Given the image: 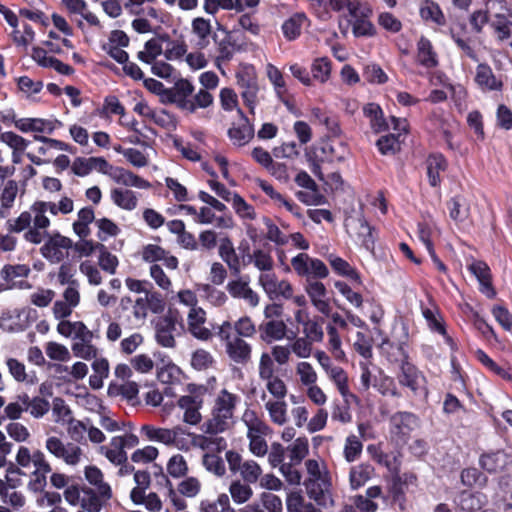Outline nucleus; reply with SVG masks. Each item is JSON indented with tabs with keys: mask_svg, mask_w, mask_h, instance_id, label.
Here are the masks:
<instances>
[{
	"mask_svg": "<svg viewBox=\"0 0 512 512\" xmlns=\"http://www.w3.org/2000/svg\"><path fill=\"white\" fill-rule=\"evenodd\" d=\"M491 26L500 41H504L512 35V21L503 14H496Z\"/></svg>",
	"mask_w": 512,
	"mask_h": 512,
	"instance_id": "obj_64",
	"label": "nucleus"
},
{
	"mask_svg": "<svg viewBox=\"0 0 512 512\" xmlns=\"http://www.w3.org/2000/svg\"><path fill=\"white\" fill-rule=\"evenodd\" d=\"M328 5L336 12L347 9L352 17L369 16L371 13L369 7L356 0H328Z\"/></svg>",
	"mask_w": 512,
	"mask_h": 512,
	"instance_id": "obj_41",
	"label": "nucleus"
},
{
	"mask_svg": "<svg viewBox=\"0 0 512 512\" xmlns=\"http://www.w3.org/2000/svg\"><path fill=\"white\" fill-rule=\"evenodd\" d=\"M509 463V456L504 451H496L482 455L480 464L488 472L502 471Z\"/></svg>",
	"mask_w": 512,
	"mask_h": 512,
	"instance_id": "obj_43",
	"label": "nucleus"
},
{
	"mask_svg": "<svg viewBox=\"0 0 512 512\" xmlns=\"http://www.w3.org/2000/svg\"><path fill=\"white\" fill-rule=\"evenodd\" d=\"M295 373L302 386L313 385L317 383L318 374L314 367L307 361H300L295 366Z\"/></svg>",
	"mask_w": 512,
	"mask_h": 512,
	"instance_id": "obj_56",
	"label": "nucleus"
},
{
	"mask_svg": "<svg viewBox=\"0 0 512 512\" xmlns=\"http://www.w3.org/2000/svg\"><path fill=\"white\" fill-rule=\"evenodd\" d=\"M454 502L461 510L473 512L481 508L485 502V496L480 492H473L470 488L466 487L458 492L454 497Z\"/></svg>",
	"mask_w": 512,
	"mask_h": 512,
	"instance_id": "obj_31",
	"label": "nucleus"
},
{
	"mask_svg": "<svg viewBox=\"0 0 512 512\" xmlns=\"http://www.w3.org/2000/svg\"><path fill=\"white\" fill-rule=\"evenodd\" d=\"M419 418L412 412L398 411L389 419L391 438L397 443H406L410 433L419 426Z\"/></svg>",
	"mask_w": 512,
	"mask_h": 512,
	"instance_id": "obj_9",
	"label": "nucleus"
},
{
	"mask_svg": "<svg viewBox=\"0 0 512 512\" xmlns=\"http://www.w3.org/2000/svg\"><path fill=\"white\" fill-rule=\"evenodd\" d=\"M131 490L130 498L135 505H144L150 511H159L162 507L160 498L155 492H147L150 482H136Z\"/></svg>",
	"mask_w": 512,
	"mask_h": 512,
	"instance_id": "obj_19",
	"label": "nucleus"
},
{
	"mask_svg": "<svg viewBox=\"0 0 512 512\" xmlns=\"http://www.w3.org/2000/svg\"><path fill=\"white\" fill-rule=\"evenodd\" d=\"M40 247V253L47 261L58 264L68 257L69 249L72 247L70 238L61 235L59 232L48 234Z\"/></svg>",
	"mask_w": 512,
	"mask_h": 512,
	"instance_id": "obj_7",
	"label": "nucleus"
},
{
	"mask_svg": "<svg viewBox=\"0 0 512 512\" xmlns=\"http://www.w3.org/2000/svg\"><path fill=\"white\" fill-rule=\"evenodd\" d=\"M284 452L285 449L280 443H273L268 455L269 463L272 467L279 466L280 472L286 478V480H300L301 476L298 470L291 463H283Z\"/></svg>",
	"mask_w": 512,
	"mask_h": 512,
	"instance_id": "obj_21",
	"label": "nucleus"
},
{
	"mask_svg": "<svg viewBox=\"0 0 512 512\" xmlns=\"http://www.w3.org/2000/svg\"><path fill=\"white\" fill-rule=\"evenodd\" d=\"M258 283L271 300L281 297L284 299L293 297L291 283L284 279H278L275 273H261L258 277Z\"/></svg>",
	"mask_w": 512,
	"mask_h": 512,
	"instance_id": "obj_11",
	"label": "nucleus"
},
{
	"mask_svg": "<svg viewBox=\"0 0 512 512\" xmlns=\"http://www.w3.org/2000/svg\"><path fill=\"white\" fill-rule=\"evenodd\" d=\"M239 112L242 118L239 123H234L229 128L228 137L234 146L243 147L252 140L254 136V129L253 126L249 123L248 119L243 116L242 112Z\"/></svg>",
	"mask_w": 512,
	"mask_h": 512,
	"instance_id": "obj_24",
	"label": "nucleus"
},
{
	"mask_svg": "<svg viewBox=\"0 0 512 512\" xmlns=\"http://www.w3.org/2000/svg\"><path fill=\"white\" fill-rule=\"evenodd\" d=\"M364 115L369 119L371 129L375 133L385 131L389 128L388 123L384 119L381 107L376 103H368L363 107Z\"/></svg>",
	"mask_w": 512,
	"mask_h": 512,
	"instance_id": "obj_44",
	"label": "nucleus"
},
{
	"mask_svg": "<svg viewBox=\"0 0 512 512\" xmlns=\"http://www.w3.org/2000/svg\"><path fill=\"white\" fill-rule=\"evenodd\" d=\"M323 371L325 372L327 378L334 383L342 397L345 398L350 395L348 374L342 367L333 363L329 366V368H326Z\"/></svg>",
	"mask_w": 512,
	"mask_h": 512,
	"instance_id": "obj_40",
	"label": "nucleus"
},
{
	"mask_svg": "<svg viewBox=\"0 0 512 512\" xmlns=\"http://www.w3.org/2000/svg\"><path fill=\"white\" fill-rule=\"evenodd\" d=\"M0 328L6 332L14 333L25 329L19 310L8 311L0 317Z\"/></svg>",
	"mask_w": 512,
	"mask_h": 512,
	"instance_id": "obj_53",
	"label": "nucleus"
},
{
	"mask_svg": "<svg viewBox=\"0 0 512 512\" xmlns=\"http://www.w3.org/2000/svg\"><path fill=\"white\" fill-rule=\"evenodd\" d=\"M259 330L261 340L271 343L286 337L287 325L283 320H268L260 324Z\"/></svg>",
	"mask_w": 512,
	"mask_h": 512,
	"instance_id": "obj_32",
	"label": "nucleus"
},
{
	"mask_svg": "<svg viewBox=\"0 0 512 512\" xmlns=\"http://www.w3.org/2000/svg\"><path fill=\"white\" fill-rule=\"evenodd\" d=\"M310 499L324 508L334 505L332 482H304Z\"/></svg>",
	"mask_w": 512,
	"mask_h": 512,
	"instance_id": "obj_20",
	"label": "nucleus"
},
{
	"mask_svg": "<svg viewBox=\"0 0 512 512\" xmlns=\"http://www.w3.org/2000/svg\"><path fill=\"white\" fill-rule=\"evenodd\" d=\"M131 308L134 322L140 325L146 319L149 310L157 313L163 310L164 305L158 293H147V296L136 298Z\"/></svg>",
	"mask_w": 512,
	"mask_h": 512,
	"instance_id": "obj_15",
	"label": "nucleus"
},
{
	"mask_svg": "<svg viewBox=\"0 0 512 512\" xmlns=\"http://www.w3.org/2000/svg\"><path fill=\"white\" fill-rule=\"evenodd\" d=\"M57 121L42 118H20L15 121V127L21 132L52 133Z\"/></svg>",
	"mask_w": 512,
	"mask_h": 512,
	"instance_id": "obj_30",
	"label": "nucleus"
},
{
	"mask_svg": "<svg viewBox=\"0 0 512 512\" xmlns=\"http://www.w3.org/2000/svg\"><path fill=\"white\" fill-rule=\"evenodd\" d=\"M476 83L486 90H499L502 87L501 81L497 80L490 66L479 64L476 68Z\"/></svg>",
	"mask_w": 512,
	"mask_h": 512,
	"instance_id": "obj_42",
	"label": "nucleus"
},
{
	"mask_svg": "<svg viewBox=\"0 0 512 512\" xmlns=\"http://www.w3.org/2000/svg\"><path fill=\"white\" fill-rule=\"evenodd\" d=\"M423 317L425 318L428 327L439 334H441L446 342L452 349L454 348L453 339L447 334L442 317L437 310L426 308L423 310Z\"/></svg>",
	"mask_w": 512,
	"mask_h": 512,
	"instance_id": "obj_45",
	"label": "nucleus"
},
{
	"mask_svg": "<svg viewBox=\"0 0 512 512\" xmlns=\"http://www.w3.org/2000/svg\"><path fill=\"white\" fill-rule=\"evenodd\" d=\"M233 417L212 408L210 417L202 424V432L210 435H218L228 430L231 426Z\"/></svg>",
	"mask_w": 512,
	"mask_h": 512,
	"instance_id": "obj_25",
	"label": "nucleus"
},
{
	"mask_svg": "<svg viewBox=\"0 0 512 512\" xmlns=\"http://www.w3.org/2000/svg\"><path fill=\"white\" fill-rule=\"evenodd\" d=\"M417 61L425 68H434L438 65V56L429 39L421 36L417 42Z\"/></svg>",
	"mask_w": 512,
	"mask_h": 512,
	"instance_id": "obj_38",
	"label": "nucleus"
},
{
	"mask_svg": "<svg viewBox=\"0 0 512 512\" xmlns=\"http://www.w3.org/2000/svg\"><path fill=\"white\" fill-rule=\"evenodd\" d=\"M420 15L422 19L426 21H432L437 25L445 24V17L439 5L432 1H427L424 5H422L420 8Z\"/></svg>",
	"mask_w": 512,
	"mask_h": 512,
	"instance_id": "obj_63",
	"label": "nucleus"
},
{
	"mask_svg": "<svg viewBox=\"0 0 512 512\" xmlns=\"http://www.w3.org/2000/svg\"><path fill=\"white\" fill-rule=\"evenodd\" d=\"M240 401L241 397L239 394L232 393L227 389H222L214 400L213 408L233 417L234 411Z\"/></svg>",
	"mask_w": 512,
	"mask_h": 512,
	"instance_id": "obj_39",
	"label": "nucleus"
},
{
	"mask_svg": "<svg viewBox=\"0 0 512 512\" xmlns=\"http://www.w3.org/2000/svg\"><path fill=\"white\" fill-rule=\"evenodd\" d=\"M327 259L337 274L360 283L359 273L346 260L334 254H330Z\"/></svg>",
	"mask_w": 512,
	"mask_h": 512,
	"instance_id": "obj_50",
	"label": "nucleus"
},
{
	"mask_svg": "<svg viewBox=\"0 0 512 512\" xmlns=\"http://www.w3.org/2000/svg\"><path fill=\"white\" fill-rule=\"evenodd\" d=\"M305 21V16L296 14L286 21L282 25V31L286 39L294 40L301 34L302 25Z\"/></svg>",
	"mask_w": 512,
	"mask_h": 512,
	"instance_id": "obj_62",
	"label": "nucleus"
},
{
	"mask_svg": "<svg viewBox=\"0 0 512 512\" xmlns=\"http://www.w3.org/2000/svg\"><path fill=\"white\" fill-rule=\"evenodd\" d=\"M117 440V437H113L111 439V442L108 446H102L101 452L106 456V458L116 464L120 465L127 460V454L124 451L122 445H117L115 442Z\"/></svg>",
	"mask_w": 512,
	"mask_h": 512,
	"instance_id": "obj_61",
	"label": "nucleus"
},
{
	"mask_svg": "<svg viewBox=\"0 0 512 512\" xmlns=\"http://www.w3.org/2000/svg\"><path fill=\"white\" fill-rule=\"evenodd\" d=\"M267 393L269 392L266 388L262 390L261 400L264 402V408L268 412L270 420L278 426L285 425L288 420V406L284 400L287 395V386L285 385V393L281 397L271 395L273 398H268Z\"/></svg>",
	"mask_w": 512,
	"mask_h": 512,
	"instance_id": "obj_13",
	"label": "nucleus"
},
{
	"mask_svg": "<svg viewBox=\"0 0 512 512\" xmlns=\"http://www.w3.org/2000/svg\"><path fill=\"white\" fill-rule=\"evenodd\" d=\"M177 405L183 411L182 420L184 423L196 426L202 421L200 410L203 407V397L200 394L181 396Z\"/></svg>",
	"mask_w": 512,
	"mask_h": 512,
	"instance_id": "obj_16",
	"label": "nucleus"
},
{
	"mask_svg": "<svg viewBox=\"0 0 512 512\" xmlns=\"http://www.w3.org/2000/svg\"><path fill=\"white\" fill-rule=\"evenodd\" d=\"M449 216L456 222H464L469 217V206L462 196H455L447 202Z\"/></svg>",
	"mask_w": 512,
	"mask_h": 512,
	"instance_id": "obj_52",
	"label": "nucleus"
},
{
	"mask_svg": "<svg viewBox=\"0 0 512 512\" xmlns=\"http://www.w3.org/2000/svg\"><path fill=\"white\" fill-rule=\"evenodd\" d=\"M111 199L115 205L124 210H134L138 205V198L132 190L116 188L111 191Z\"/></svg>",
	"mask_w": 512,
	"mask_h": 512,
	"instance_id": "obj_49",
	"label": "nucleus"
},
{
	"mask_svg": "<svg viewBox=\"0 0 512 512\" xmlns=\"http://www.w3.org/2000/svg\"><path fill=\"white\" fill-rule=\"evenodd\" d=\"M249 261L262 273H272L274 261L268 252L262 249H255L253 253L249 255Z\"/></svg>",
	"mask_w": 512,
	"mask_h": 512,
	"instance_id": "obj_59",
	"label": "nucleus"
},
{
	"mask_svg": "<svg viewBox=\"0 0 512 512\" xmlns=\"http://www.w3.org/2000/svg\"><path fill=\"white\" fill-rule=\"evenodd\" d=\"M468 269L477 278L480 291L488 298H493L496 292L491 283V274L488 265L483 261H473L469 264Z\"/></svg>",
	"mask_w": 512,
	"mask_h": 512,
	"instance_id": "obj_28",
	"label": "nucleus"
},
{
	"mask_svg": "<svg viewBox=\"0 0 512 512\" xmlns=\"http://www.w3.org/2000/svg\"><path fill=\"white\" fill-rule=\"evenodd\" d=\"M176 332V320L169 315L160 317L155 323L156 342L165 348H174Z\"/></svg>",
	"mask_w": 512,
	"mask_h": 512,
	"instance_id": "obj_18",
	"label": "nucleus"
},
{
	"mask_svg": "<svg viewBox=\"0 0 512 512\" xmlns=\"http://www.w3.org/2000/svg\"><path fill=\"white\" fill-rule=\"evenodd\" d=\"M29 470L35 476V480H64L62 475L52 472L50 463L41 451L34 452V463Z\"/></svg>",
	"mask_w": 512,
	"mask_h": 512,
	"instance_id": "obj_34",
	"label": "nucleus"
},
{
	"mask_svg": "<svg viewBox=\"0 0 512 512\" xmlns=\"http://www.w3.org/2000/svg\"><path fill=\"white\" fill-rule=\"evenodd\" d=\"M218 253L220 258L226 263L233 274L237 275L240 273V259L236 253L233 242L229 237L220 239Z\"/></svg>",
	"mask_w": 512,
	"mask_h": 512,
	"instance_id": "obj_33",
	"label": "nucleus"
},
{
	"mask_svg": "<svg viewBox=\"0 0 512 512\" xmlns=\"http://www.w3.org/2000/svg\"><path fill=\"white\" fill-rule=\"evenodd\" d=\"M241 420L247 429V436L270 434L272 431L268 424L252 409H246Z\"/></svg>",
	"mask_w": 512,
	"mask_h": 512,
	"instance_id": "obj_36",
	"label": "nucleus"
},
{
	"mask_svg": "<svg viewBox=\"0 0 512 512\" xmlns=\"http://www.w3.org/2000/svg\"><path fill=\"white\" fill-rule=\"evenodd\" d=\"M141 432L149 441L158 442L180 451L190 450L192 432L182 425H175L172 428L143 425Z\"/></svg>",
	"mask_w": 512,
	"mask_h": 512,
	"instance_id": "obj_3",
	"label": "nucleus"
},
{
	"mask_svg": "<svg viewBox=\"0 0 512 512\" xmlns=\"http://www.w3.org/2000/svg\"><path fill=\"white\" fill-rule=\"evenodd\" d=\"M164 42L165 39L162 38L148 40L144 45V49L138 52V59L143 63L152 64L163 53Z\"/></svg>",
	"mask_w": 512,
	"mask_h": 512,
	"instance_id": "obj_47",
	"label": "nucleus"
},
{
	"mask_svg": "<svg viewBox=\"0 0 512 512\" xmlns=\"http://www.w3.org/2000/svg\"><path fill=\"white\" fill-rule=\"evenodd\" d=\"M53 206L48 201H35L29 210L22 212L17 218L7 222L8 230L14 233L24 232L23 238L28 243L39 245L48 236Z\"/></svg>",
	"mask_w": 512,
	"mask_h": 512,
	"instance_id": "obj_1",
	"label": "nucleus"
},
{
	"mask_svg": "<svg viewBox=\"0 0 512 512\" xmlns=\"http://www.w3.org/2000/svg\"><path fill=\"white\" fill-rule=\"evenodd\" d=\"M226 441L223 437L217 435H210L206 433L197 434L192 432L190 449L198 448L203 451L214 453L215 451H221L226 448Z\"/></svg>",
	"mask_w": 512,
	"mask_h": 512,
	"instance_id": "obj_29",
	"label": "nucleus"
},
{
	"mask_svg": "<svg viewBox=\"0 0 512 512\" xmlns=\"http://www.w3.org/2000/svg\"><path fill=\"white\" fill-rule=\"evenodd\" d=\"M16 485L11 482H0V496L4 503H9L13 507L24 505L25 499L22 494L15 491Z\"/></svg>",
	"mask_w": 512,
	"mask_h": 512,
	"instance_id": "obj_57",
	"label": "nucleus"
},
{
	"mask_svg": "<svg viewBox=\"0 0 512 512\" xmlns=\"http://www.w3.org/2000/svg\"><path fill=\"white\" fill-rule=\"evenodd\" d=\"M226 288L233 298L243 299L250 307L255 308L259 305L260 297L249 286L247 281H243L242 279L232 280L228 282Z\"/></svg>",
	"mask_w": 512,
	"mask_h": 512,
	"instance_id": "obj_23",
	"label": "nucleus"
},
{
	"mask_svg": "<svg viewBox=\"0 0 512 512\" xmlns=\"http://www.w3.org/2000/svg\"><path fill=\"white\" fill-rule=\"evenodd\" d=\"M305 291L311 304L321 314L328 316L332 310L328 292L325 285L320 281H309L305 284Z\"/></svg>",
	"mask_w": 512,
	"mask_h": 512,
	"instance_id": "obj_17",
	"label": "nucleus"
},
{
	"mask_svg": "<svg viewBox=\"0 0 512 512\" xmlns=\"http://www.w3.org/2000/svg\"><path fill=\"white\" fill-rule=\"evenodd\" d=\"M57 332L64 337L73 336L78 340H85L88 337H93V332L90 331L82 321L71 322L62 320L57 325Z\"/></svg>",
	"mask_w": 512,
	"mask_h": 512,
	"instance_id": "obj_37",
	"label": "nucleus"
},
{
	"mask_svg": "<svg viewBox=\"0 0 512 512\" xmlns=\"http://www.w3.org/2000/svg\"><path fill=\"white\" fill-rule=\"evenodd\" d=\"M18 193V185L15 181L9 180L5 183L0 195L1 207L0 216L5 218L9 209L13 206Z\"/></svg>",
	"mask_w": 512,
	"mask_h": 512,
	"instance_id": "obj_51",
	"label": "nucleus"
},
{
	"mask_svg": "<svg viewBox=\"0 0 512 512\" xmlns=\"http://www.w3.org/2000/svg\"><path fill=\"white\" fill-rule=\"evenodd\" d=\"M194 86L187 79H179L175 84L164 91V97L169 103L175 104L179 109L187 111L192 109L191 97Z\"/></svg>",
	"mask_w": 512,
	"mask_h": 512,
	"instance_id": "obj_12",
	"label": "nucleus"
},
{
	"mask_svg": "<svg viewBox=\"0 0 512 512\" xmlns=\"http://www.w3.org/2000/svg\"><path fill=\"white\" fill-rule=\"evenodd\" d=\"M346 227L357 235L358 240L366 249L370 250L373 248L375 240L372 228L363 217L359 216L347 219Z\"/></svg>",
	"mask_w": 512,
	"mask_h": 512,
	"instance_id": "obj_27",
	"label": "nucleus"
},
{
	"mask_svg": "<svg viewBox=\"0 0 512 512\" xmlns=\"http://www.w3.org/2000/svg\"><path fill=\"white\" fill-rule=\"evenodd\" d=\"M348 155L347 146L341 141L323 142L316 151L315 157L322 162H342Z\"/></svg>",
	"mask_w": 512,
	"mask_h": 512,
	"instance_id": "obj_22",
	"label": "nucleus"
},
{
	"mask_svg": "<svg viewBox=\"0 0 512 512\" xmlns=\"http://www.w3.org/2000/svg\"><path fill=\"white\" fill-rule=\"evenodd\" d=\"M426 164L429 183L436 187L441 182L440 173L447 167L446 160L440 154H433L428 157Z\"/></svg>",
	"mask_w": 512,
	"mask_h": 512,
	"instance_id": "obj_46",
	"label": "nucleus"
},
{
	"mask_svg": "<svg viewBox=\"0 0 512 512\" xmlns=\"http://www.w3.org/2000/svg\"><path fill=\"white\" fill-rule=\"evenodd\" d=\"M237 84L241 89V96L251 113H254L257 102L258 83L255 73L251 69H245L236 74Z\"/></svg>",
	"mask_w": 512,
	"mask_h": 512,
	"instance_id": "obj_14",
	"label": "nucleus"
},
{
	"mask_svg": "<svg viewBox=\"0 0 512 512\" xmlns=\"http://www.w3.org/2000/svg\"><path fill=\"white\" fill-rule=\"evenodd\" d=\"M93 337H88L85 340H79L73 343L72 351L76 357L91 360L95 359L98 355V348L92 344Z\"/></svg>",
	"mask_w": 512,
	"mask_h": 512,
	"instance_id": "obj_58",
	"label": "nucleus"
},
{
	"mask_svg": "<svg viewBox=\"0 0 512 512\" xmlns=\"http://www.w3.org/2000/svg\"><path fill=\"white\" fill-rule=\"evenodd\" d=\"M217 335L224 343L228 358L235 364L246 365L252 359V346L242 337L232 333V323L224 321L217 331Z\"/></svg>",
	"mask_w": 512,
	"mask_h": 512,
	"instance_id": "obj_5",
	"label": "nucleus"
},
{
	"mask_svg": "<svg viewBox=\"0 0 512 512\" xmlns=\"http://www.w3.org/2000/svg\"><path fill=\"white\" fill-rule=\"evenodd\" d=\"M399 350L403 351L402 347H399ZM402 354L403 359L399 364V370L396 374L399 385L407 388L413 397L421 400L426 399L429 391L425 375L408 360V356L404 352Z\"/></svg>",
	"mask_w": 512,
	"mask_h": 512,
	"instance_id": "obj_4",
	"label": "nucleus"
},
{
	"mask_svg": "<svg viewBox=\"0 0 512 512\" xmlns=\"http://www.w3.org/2000/svg\"><path fill=\"white\" fill-rule=\"evenodd\" d=\"M191 33L195 44L203 49L210 43V36L212 33V26L210 20L203 17H196L191 23Z\"/></svg>",
	"mask_w": 512,
	"mask_h": 512,
	"instance_id": "obj_35",
	"label": "nucleus"
},
{
	"mask_svg": "<svg viewBox=\"0 0 512 512\" xmlns=\"http://www.w3.org/2000/svg\"><path fill=\"white\" fill-rule=\"evenodd\" d=\"M202 297L215 307H221L228 301L226 293L210 284H202L199 286Z\"/></svg>",
	"mask_w": 512,
	"mask_h": 512,
	"instance_id": "obj_55",
	"label": "nucleus"
},
{
	"mask_svg": "<svg viewBox=\"0 0 512 512\" xmlns=\"http://www.w3.org/2000/svg\"><path fill=\"white\" fill-rule=\"evenodd\" d=\"M94 487H82L81 506L88 512H99L107 500L111 498V487L107 482H90Z\"/></svg>",
	"mask_w": 512,
	"mask_h": 512,
	"instance_id": "obj_10",
	"label": "nucleus"
},
{
	"mask_svg": "<svg viewBox=\"0 0 512 512\" xmlns=\"http://www.w3.org/2000/svg\"><path fill=\"white\" fill-rule=\"evenodd\" d=\"M291 354V347L288 345H274L270 352L263 351L260 354L257 374L270 395L281 397L285 393V382L276 375V364L286 365L290 361Z\"/></svg>",
	"mask_w": 512,
	"mask_h": 512,
	"instance_id": "obj_2",
	"label": "nucleus"
},
{
	"mask_svg": "<svg viewBox=\"0 0 512 512\" xmlns=\"http://www.w3.org/2000/svg\"><path fill=\"white\" fill-rule=\"evenodd\" d=\"M114 178L117 183L128 187L138 189H149L151 187L150 182L123 168L116 169Z\"/></svg>",
	"mask_w": 512,
	"mask_h": 512,
	"instance_id": "obj_48",
	"label": "nucleus"
},
{
	"mask_svg": "<svg viewBox=\"0 0 512 512\" xmlns=\"http://www.w3.org/2000/svg\"><path fill=\"white\" fill-rule=\"evenodd\" d=\"M45 447L50 454L70 466L78 465L84 457V452L80 446L73 442L64 443L56 436L49 437L46 440Z\"/></svg>",
	"mask_w": 512,
	"mask_h": 512,
	"instance_id": "obj_8",
	"label": "nucleus"
},
{
	"mask_svg": "<svg viewBox=\"0 0 512 512\" xmlns=\"http://www.w3.org/2000/svg\"><path fill=\"white\" fill-rule=\"evenodd\" d=\"M154 0H126L123 4L124 9L131 15L157 17V11L146 4Z\"/></svg>",
	"mask_w": 512,
	"mask_h": 512,
	"instance_id": "obj_54",
	"label": "nucleus"
},
{
	"mask_svg": "<svg viewBox=\"0 0 512 512\" xmlns=\"http://www.w3.org/2000/svg\"><path fill=\"white\" fill-rule=\"evenodd\" d=\"M187 321L188 329L194 337L200 340H208L211 338V331L204 326L206 313L202 308L198 307L190 309Z\"/></svg>",
	"mask_w": 512,
	"mask_h": 512,
	"instance_id": "obj_26",
	"label": "nucleus"
},
{
	"mask_svg": "<svg viewBox=\"0 0 512 512\" xmlns=\"http://www.w3.org/2000/svg\"><path fill=\"white\" fill-rule=\"evenodd\" d=\"M291 464H299L308 454L309 445L306 437H299L288 447Z\"/></svg>",
	"mask_w": 512,
	"mask_h": 512,
	"instance_id": "obj_60",
	"label": "nucleus"
},
{
	"mask_svg": "<svg viewBox=\"0 0 512 512\" xmlns=\"http://www.w3.org/2000/svg\"><path fill=\"white\" fill-rule=\"evenodd\" d=\"M291 266L299 277L306 279V283L324 279L329 274V270L322 260L313 258L307 253H299L294 256L291 259Z\"/></svg>",
	"mask_w": 512,
	"mask_h": 512,
	"instance_id": "obj_6",
	"label": "nucleus"
}]
</instances>
